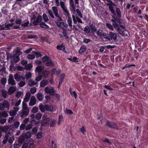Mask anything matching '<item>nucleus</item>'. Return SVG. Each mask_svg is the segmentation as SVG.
Returning <instances> with one entry per match:
<instances>
[{
  "label": "nucleus",
  "mask_w": 148,
  "mask_h": 148,
  "mask_svg": "<svg viewBox=\"0 0 148 148\" xmlns=\"http://www.w3.org/2000/svg\"><path fill=\"white\" fill-rule=\"evenodd\" d=\"M36 99L34 96H32L30 102L29 103V106H33L36 104Z\"/></svg>",
  "instance_id": "1a4fd4ad"
},
{
  "label": "nucleus",
  "mask_w": 148,
  "mask_h": 148,
  "mask_svg": "<svg viewBox=\"0 0 148 148\" xmlns=\"http://www.w3.org/2000/svg\"><path fill=\"white\" fill-rule=\"evenodd\" d=\"M13 58L14 61L15 63H17L20 60V58L19 56L14 55L13 56Z\"/></svg>",
  "instance_id": "393cba45"
},
{
  "label": "nucleus",
  "mask_w": 148,
  "mask_h": 148,
  "mask_svg": "<svg viewBox=\"0 0 148 148\" xmlns=\"http://www.w3.org/2000/svg\"><path fill=\"white\" fill-rule=\"evenodd\" d=\"M52 9L53 12L55 16H57L59 14L58 12V8L57 7L55 6L52 7Z\"/></svg>",
  "instance_id": "dca6fc26"
},
{
  "label": "nucleus",
  "mask_w": 148,
  "mask_h": 148,
  "mask_svg": "<svg viewBox=\"0 0 148 148\" xmlns=\"http://www.w3.org/2000/svg\"><path fill=\"white\" fill-rule=\"evenodd\" d=\"M38 110V108L37 107H34L32 110V112L33 113H36Z\"/></svg>",
  "instance_id": "774afa93"
},
{
  "label": "nucleus",
  "mask_w": 148,
  "mask_h": 148,
  "mask_svg": "<svg viewBox=\"0 0 148 148\" xmlns=\"http://www.w3.org/2000/svg\"><path fill=\"white\" fill-rule=\"evenodd\" d=\"M8 116V113L5 111L3 112H0V119L2 117L5 118Z\"/></svg>",
  "instance_id": "ddd939ff"
},
{
  "label": "nucleus",
  "mask_w": 148,
  "mask_h": 148,
  "mask_svg": "<svg viewBox=\"0 0 148 148\" xmlns=\"http://www.w3.org/2000/svg\"><path fill=\"white\" fill-rule=\"evenodd\" d=\"M42 136V132H39L36 135V138L37 139H40Z\"/></svg>",
  "instance_id": "052dcab7"
},
{
  "label": "nucleus",
  "mask_w": 148,
  "mask_h": 148,
  "mask_svg": "<svg viewBox=\"0 0 148 148\" xmlns=\"http://www.w3.org/2000/svg\"><path fill=\"white\" fill-rule=\"evenodd\" d=\"M9 114L10 116H15L16 115L17 112L16 111L12 110L9 112Z\"/></svg>",
  "instance_id": "603ef678"
},
{
  "label": "nucleus",
  "mask_w": 148,
  "mask_h": 148,
  "mask_svg": "<svg viewBox=\"0 0 148 148\" xmlns=\"http://www.w3.org/2000/svg\"><path fill=\"white\" fill-rule=\"evenodd\" d=\"M65 76V75L64 73H62L61 75L60 78V81L59 82L60 83V84L62 83L64 81Z\"/></svg>",
  "instance_id": "b1692460"
},
{
  "label": "nucleus",
  "mask_w": 148,
  "mask_h": 148,
  "mask_svg": "<svg viewBox=\"0 0 148 148\" xmlns=\"http://www.w3.org/2000/svg\"><path fill=\"white\" fill-rule=\"evenodd\" d=\"M38 131V128L37 127H35L32 130V134L35 135L36 134Z\"/></svg>",
  "instance_id": "79ce46f5"
},
{
  "label": "nucleus",
  "mask_w": 148,
  "mask_h": 148,
  "mask_svg": "<svg viewBox=\"0 0 148 148\" xmlns=\"http://www.w3.org/2000/svg\"><path fill=\"white\" fill-rule=\"evenodd\" d=\"M3 132L5 133H10L9 131L10 130L8 126L7 125L5 126L4 127H2Z\"/></svg>",
  "instance_id": "f3484780"
},
{
  "label": "nucleus",
  "mask_w": 148,
  "mask_h": 148,
  "mask_svg": "<svg viewBox=\"0 0 148 148\" xmlns=\"http://www.w3.org/2000/svg\"><path fill=\"white\" fill-rule=\"evenodd\" d=\"M45 109L47 111L51 112H54L56 110L55 107L48 105H45Z\"/></svg>",
  "instance_id": "0eeeda50"
},
{
  "label": "nucleus",
  "mask_w": 148,
  "mask_h": 148,
  "mask_svg": "<svg viewBox=\"0 0 148 148\" xmlns=\"http://www.w3.org/2000/svg\"><path fill=\"white\" fill-rule=\"evenodd\" d=\"M23 95V92L21 91H19L17 92L15 96L17 98H19Z\"/></svg>",
  "instance_id": "0e129e2a"
},
{
  "label": "nucleus",
  "mask_w": 148,
  "mask_h": 148,
  "mask_svg": "<svg viewBox=\"0 0 148 148\" xmlns=\"http://www.w3.org/2000/svg\"><path fill=\"white\" fill-rule=\"evenodd\" d=\"M35 56L34 55L32 54H29L27 56V58L29 59L30 60H33L35 58Z\"/></svg>",
  "instance_id": "e2e57ef3"
},
{
  "label": "nucleus",
  "mask_w": 148,
  "mask_h": 148,
  "mask_svg": "<svg viewBox=\"0 0 148 148\" xmlns=\"http://www.w3.org/2000/svg\"><path fill=\"white\" fill-rule=\"evenodd\" d=\"M112 26L115 29H117V30L120 28L119 27V25L116 22H113V23L112 24Z\"/></svg>",
  "instance_id": "4c0bfd02"
},
{
  "label": "nucleus",
  "mask_w": 148,
  "mask_h": 148,
  "mask_svg": "<svg viewBox=\"0 0 148 148\" xmlns=\"http://www.w3.org/2000/svg\"><path fill=\"white\" fill-rule=\"evenodd\" d=\"M48 82L47 80H43L40 83V86L41 87H43L45 86L48 84Z\"/></svg>",
  "instance_id": "a211bd4d"
},
{
  "label": "nucleus",
  "mask_w": 148,
  "mask_h": 148,
  "mask_svg": "<svg viewBox=\"0 0 148 148\" xmlns=\"http://www.w3.org/2000/svg\"><path fill=\"white\" fill-rule=\"evenodd\" d=\"M28 109L23 110V115L26 116L28 115L29 111Z\"/></svg>",
  "instance_id": "a18cd8bd"
},
{
  "label": "nucleus",
  "mask_w": 148,
  "mask_h": 148,
  "mask_svg": "<svg viewBox=\"0 0 148 148\" xmlns=\"http://www.w3.org/2000/svg\"><path fill=\"white\" fill-rule=\"evenodd\" d=\"M84 31L87 34H88L90 32V29L88 26L85 27L84 28Z\"/></svg>",
  "instance_id": "3c124183"
},
{
  "label": "nucleus",
  "mask_w": 148,
  "mask_h": 148,
  "mask_svg": "<svg viewBox=\"0 0 148 148\" xmlns=\"http://www.w3.org/2000/svg\"><path fill=\"white\" fill-rule=\"evenodd\" d=\"M33 53L36 56L37 58L39 57H41L42 56V55L40 52H36L35 51H32Z\"/></svg>",
  "instance_id": "2f4dec72"
},
{
  "label": "nucleus",
  "mask_w": 148,
  "mask_h": 148,
  "mask_svg": "<svg viewBox=\"0 0 148 148\" xmlns=\"http://www.w3.org/2000/svg\"><path fill=\"white\" fill-rule=\"evenodd\" d=\"M39 108L40 110L42 112H44L45 111V105L44 106L42 104H40L39 106Z\"/></svg>",
  "instance_id": "f704fd0d"
},
{
  "label": "nucleus",
  "mask_w": 148,
  "mask_h": 148,
  "mask_svg": "<svg viewBox=\"0 0 148 148\" xmlns=\"http://www.w3.org/2000/svg\"><path fill=\"white\" fill-rule=\"evenodd\" d=\"M48 12L50 16L53 19L55 18V16L53 15L52 12L51 10H48Z\"/></svg>",
  "instance_id": "49530a36"
},
{
  "label": "nucleus",
  "mask_w": 148,
  "mask_h": 148,
  "mask_svg": "<svg viewBox=\"0 0 148 148\" xmlns=\"http://www.w3.org/2000/svg\"><path fill=\"white\" fill-rule=\"evenodd\" d=\"M86 49V47L84 45H82L80 47L78 52L79 53H82L84 52Z\"/></svg>",
  "instance_id": "4468645a"
},
{
  "label": "nucleus",
  "mask_w": 148,
  "mask_h": 148,
  "mask_svg": "<svg viewBox=\"0 0 148 148\" xmlns=\"http://www.w3.org/2000/svg\"><path fill=\"white\" fill-rule=\"evenodd\" d=\"M37 84V82H35L34 81H33L32 79H30L28 82V84L29 86H32L36 85Z\"/></svg>",
  "instance_id": "58836bf2"
},
{
  "label": "nucleus",
  "mask_w": 148,
  "mask_h": 148,
  "mask_svg": "<svg viewBox=\"0 0 148 148\" xmlns=\"http://www.w3.org/2000/svg\"><path fill=\"white\" fill-rule=\"evenodd\" d=\"M56 123V121L53 119H52L51 122L50 123V126L51 127H53Z\"/></svg>",
  "instance_id": "de8ad7c7"
},
{
  "label": "nucleus",
  "mask_w": 148,
  "mask_h": 148,
  "mask_svg": "<svg viewBox=\"0 0 148 148\" xmlns=\"http://www.w3.org/2000/svg\"><path fill=\"white\" fill-rule=\"evenodd\" d=\"M44 70V68L40 66L37 67L36 69V71L40 74H42Z\"/></svg>",
  "instance_id": "9d476101"
},
{
  "label": "nucleus",
  "mask_w": 148,
  "mask_h": 148,
  "mask_svg": "<svg viewBox=\"0 0 148 148\" xmlns=\"http://www.w3.org/2000/svg\"><path fill=\"white\" fill-rule=\"evenodd\" d=\"M33 124L34 123H30V124L27 125L25 127V130L28 131L31 129L32 128V126L34 125H33Z\"/></svg>",
  "instance_id": "c756f323"
},
{
  "label": "nucleus",
  "mask_w": 148,
  "mask_h": 148,
  "mask_svg": "<svg viewBox=\"0 0 148 148\" xmlns=\"http://www.w3.org/2000/svg\"><path fill=\"white\" fill-rule=\"evenodd\" d=\"M68 18V19L67 20V23L69 24V26L71 27L72 26V21L71 18L69 16V17H67Z\"/></svg>",
  "instance_id": "c85d7f7f"
},
{
  "label": "nucleus",
  "mask_w": 148,
  "mask_h": 148,
  "mask_svg": "<svg viewBox=\"0 0 148 148\" xmlns=\"http://www.w3.org/2000/svg\"><path fill=\"white\" fill-rule=\"evenodd\" d=\"M106 125L110 128H111L116 130H118L119 129V127L115 123L112 121H107V123L106 124Z\"/></svg>",
  "instance_id": "f03ea898"
},
{
  "label": "nucleus",
  "mask_w": 148,
  "mask_h": 148,
  "mask_svg": "<svg viewBox=\"0 0 148 148\" xmlns=\"http://www.w3.org/2000/svg\"><path fill=\"white\" fill-rule=\"evenodd\" d=\"M89 26L91 29L92 30L91 33H94L97 31V29L95 26L92 23H90L89 25Z\"/></svg>",
  "instance_id": "412c9836"
},
{
  "label": "nucleus",
  "mask_w": 148,
  "mask_h": 148,
  "mask_svg": "<svg viewBox=\"0 0 148 148\" xmlns=\"http://www.w3.org/2000/svg\"><path fill=\"white\" fill-rule=\"evenodd\" d=\"M118 32L120 34L123 36H125L124 31L121 29L120 28L117 30Z\"/></svg>",
  "instance_id": "8fccbe9b"
},
{
  "label": "nucleus",
  "mask_w": 148,
  "mask_h": 148,
  "mask_svg": "<svg viewBox=\"0 0 148 148\" xmlns=\"http://www.w3.org/2000/svg\"><path fill=\"white\" fill-rule=\"evenodd\" d=\"M62 10L66 14H65V15L67 16V17H69V16H71V15L70 14L69 12L68 11V10L67 9H66V8L62 9Z\"/></svg>",
  "instance_id": "e433bc0d"
},
{
  "label": "nucleus",
  "mask_w": 148,
  "mask_h": 148,
  "mask_svg": "<svg viewBox=\"0 0 148 148\" xmlns=\"http://www.w3.org/2000/svg\"><path fill=\"white\" fill-rule=\"evenodd\" d=\"M20 124V123L18 121L15 122L13 125V127L14 129H17L19 127Z\"/></svg>",
  "instance_id": "bb28decb"
},
{
  "label": "nucleus",
  "mask_w": 148,
  "mask_h": 148,
  "mask_svg": "<svg viewBox=\"0 0 148 148\" xmlns=\"http://www.w3.org/2000/svg\"><path fill=\"white\" fill-rule=\"evenodd\" d=\"M21 25L24 27H26L29 26V22L28 21H27L26 22L22 23Z\"/></svg>",
  "instance_id": "a19ab883"
},
{
  "label": "nucleus",
  "mask_w": 148,
  "mask_h": 148,
  "mask_svg": "<svg viewBox=\"0 0 148 148\" xmlns=\"http://www.w3.org/2000/svg\"><path fill=\"white\" fill-rule=\"evenodd\" d=\"M50 71H49L44 70L42 74L44 78H46L48 77V75L50 74Z\"/></svg>",
  "instance_id": "2eb2a0df"
},
{
  "label": "nucleus",
  "mask_w": 148,
  "mask_h": 148,
  "mask_svg": "<svg viewBox=\"0 0 148 148\" xmlns=\"http://www.w3.org/2000/svg\"><path fill=\"white\" fill-rule=\"evenodd\" d=\"M106 25L107 27L111 30L113 31L114 30V28H113L112 25L110 24L107 23Z\"/></svg>",
  "instance_id": "338daca9"
},
{
  "label": "nucleus",
  "mask_w": 148,
  "mask_h": 148,
  "mask_svg": "<svg viewBox=\"0 0 148 148\" xmlns=\"http://www.w3.org/2000/svg\"><path fill=\"white\" fill-rule=\"evenodd\" d=\"M109 8L111 12L113 14L114 16H116L115 11L114 9V7H110Z\"/></svg>",
  "instance_id": "680f3d73"
},
{
  "label": "nucleus",
  "mask_w": 148,
  "mask_h": 148,
  "mask_svg": "<svg viewBox=\"0 0 148 148\" xmlns=\"http://www.w3.org/2000/svg\"><path fill=\"white\" fill-rule=\"evenodd\" d=\"M32 76V74L31 73L29 72L26 74L25 77L26 79H28L31 78Z\"/></svg>",
  "instance_id": "69168bd1"
},
{
  "label": "nucleus",
  "mask_w": 148,
  "mask_h": 148,
  "mask_svg": "<svg viewBox=\"0 0 148 148\" xmlns=\"http://www.w3.org/2000/svg\"><path fill=\"white\" fill-rule=\"evenodd\" d=\"M65 47L63 45V44H62L61 45H58L57 46L56 48L58 50H62L63 49L64 47Z\"/></svg>",
  "instance_id": "09e8293b"
},
{
  "label": "nucleus",
  "mask_w": 148,
  "mask_h": 148,
  "mask_svg": "<svg viewBox=\"0 0 148 148\" xmlns=\"http://www.w3.org/2000/svg\"><path fill=\"white\" fill-rule=\"evenodd\" d=\"M116 11L117 17L119 18H120L121 17V15L120 9L119 8H116Z\"/></svg>",
  "instance_id": "cd10ccee"
},
{
  "label": "nucleus",
  "mask_w": 148,
  "mask_h": 148,
  "mask_svg": "<svg viewBox=\"0 0 148 148\" xmlns=\"http://www.w3.org/2000/svg\"><path fill=\"white\" fill-rule=\"evenodd\" d=\"M10 29V27H9L8 25V24L5 25V27H1L0 29V30H9Z\"/></svg>",
  "instance_id": "c9c22d12"
},
{
  "label": "nucleus",
  "mask_w": 148,
  "mask_h": 148,
  "mask_svg": "<svg viewBox=\"0 0 148 148\" xmlns=\"http://www.w3.org/2000/svg\"><path fill=\"white\" fill-rule=\"evenodd\" d=\"M70 10L71 12L74 14L75 13L76 9V6L75 4H72L70 5Z\"/></svg>",
  "instance_id": "6ab92c4d"
},
{
  "label": "nucleus",
  "mask_w": 148,
  "mask_h": 148,
  "mask_svg": "<svg viewBox=\"0 0 148 148\" xmlns=\"http://www.w3.org/2000/svg\"><path fill=\"white\" fill-rule=\"evenodd\" d=\"M42 17L44 20L45 22H46L49 21V19L47 14L45 13H44L42 15Z\"/></svg>",
  "instance_id": "c03bdc74"
},
{
  "label": "nucleus",
  "mask_w": 148,
  "mask_h": 148,
  "mask_svg": "<svg viewBox=\"0 0 148 148\" xmlns=\"http://www.w3.org/2000/svg\"><path fill=\"white\" fill-rule=\"evenodd\" d=\"M45 65L46 66H53L54 65V63L50 58L45 63Z\"/></svg>",
  "instance_id": "f8f14e48"
},
{
  "label": "nucleus",
  "mask_w": 148,
  "mask_h": 148,
  "mask_svg": "<svg viewBox=\"0 0 148 148\" xmlns=\"http://www.w3.org/2000/svg\"><path fill=\"white\" fill-rule=\"evenodd\" d=\"M1 81L2 84L5 85L7 82L6 79V78L3 77L1 79Z\"/></svg>",
  "instance_id": "bf43d9fd"
},
{
  "label": "nucleus",
  "mask_w": 148,
  "mask_h": 148,
  "mask_svg": "<svg viewBox=\"0 0 148 148\" xmlns=\"http://www.w3.org/2000/svg\"><path fill=\"white\" fill-rule=\"evenodd\" d=\"M109 40H111L112 39L114 40H116L117 38V36L116 34L112 32H110L109 34Z\"/></svg>",
  "instance_id": "423d86ee"
},
{
  "label": "nucleus",
  "mask_w": 148,
  "mask_h": 148,
  "mask_svg": "<svg viewBox=\"0 0 148 148\" xmlns=\"http://www.w3.org/2000/svg\"><path fill=\"white\" fill-rule=\"evenodd\" d=\"M45 91L47 94H49L51 96H54L56 94L55 93L54 89L53 88H50L48 87L45 88Z\"/></svg>",
  "instance_id": "7ed1b4c3"
},
{
  "label": "nucleus",
  "mask_w": 148,
  "mask_h": 148,
  "mask_svg": "<svg viewBox=\"0 0 148 148\" xmlns=\"http://www.w3.org/2000/svg\"><path fill=\"white\" fill-rule=\"evenodd\" d=\"M50 58V57L47 55H45L42 58V61L43 62H47Z\"/></svg>",
  "instance_id": "7c9ffc66"
},
{
  "label": "nucleus",
  "mask_w": 148,
  "mask_h": 148,
  "mask_svg": "<svg viewBox=\"0 0 148 148\" xmlns=\"http://www.w3.org/2000/svg\"><path fill=\"white\" fill-rule=\"evenodd\" d=\"M72 17L73 18V23L76 24L77 23V22L78 23H82V21L81 19L80 18L76 16L75 17L74 15H72Z\"/></svg>",
  "instance_id": "39448f33"
},
{
  "label": "nucleus",
  "mask_w": 148,
  "mask_h": 148,
  "mask_svg": "<svg viewBox=\"0 0 148 148\" xmlns=\"http://www.w3.org/2000/svg\"><path fill=\"white\" fill-rule=\"evenodd\" d=\"M41 117L42 114L41 113H37L35 116V119L38 120H39L41 119Z\"/></svg>",
  "instance_id": "864d4df0"
},
{
  "label": "nucleus",
  "mask_w": 148,
  "mask_h": 148,
  "mask_svg": "<svg viewBox=\"0 0 148 148\" xmlns=\"http://www.w3.org/2000/svg\"><path fill=\"white\" fill-rule=\"evenodd\" d=\"M50 121V119L48 118L42 120L40 122L41 126L42 127L45 126Z\"/></svg>",
  "instance_id": "6e6552de"
},
{
  "label": "nucleus",
  "mask_w": 148,
  "mask_h": 148,
  "mask_svg": "<svg viewBox=\"0 0 148 148\" xmlns=\"http://www.w3.org/2000/svg\"><path fill=\"white\" fill-rule=\"evenodd\" d=\"M76 12L77 14L81 18H82L83 16L82 15V14L81 11L79 10L78 9H77L76 11Z\"/></svg>",
  "instance_id": "13d9d810"
},
{
  "label": "nucleus",
  "mask_w": 148,
  "mask_h": 148,
  "mask_svg": "<svg viewBox=\"0 0 148 148\" xmlns=\"http://www.w3.org/2000/svg\"><path fill=\"white\" fill-rule=\"evenodd\" d=\"M32 133L30 132H27L25 134L23 133L22 134V136L24 138H28L31 137Z\"/></svg>",
  "instance_id": "9b49d317"
},
{
  "label": "nucleus",
  "mask_w": 148,
  "mask_h": 148,
  "mask_svg": "<svg viewBox=\"0 0 148 148\" xmlns=\"http://www.w3.org/2000/svg\"><path fill=\"white\" fill-rule=\"evenodd\" d=\"M43 75L42 74H38V76L36 77L35 79V80L37 82H39L42 79Z\"/></svg>",
  "instance_id": "ea45409f"
},
{
  "label": "nucleus",
  "mask_w": 148,
  "mask_h": 148,
  "mask_svg": "<svg viewBox=\"0 0 148 148\" xmlns=\"http://www.w3.org/2000/svg\"><path fill=\"white\" fill-rule=\"evenodd\" d=\"M16 90L15 88L13 87H10L8 90V93L10 95H11Z\"/></svg>",
  "instance_id": "4be33fe9"
},
{
  "label": "nucleus",
  "mask_w": 148,
  "mask_h": 148,
  "mask_svg": "<svg viewBox=\"0 0 148 148\" xmlns=\"http://www.w3.org/2000/svg\"><path fill=\"white\" fill-rule=\"evenodd\" d=\"M40 26L42 28H49V26L47 25L44 22H41L40 24Z\"/></svg>",
  "instance_id": "a878e982"
},
{
  "label": "nucleus",
  "mask_w": 148,
  "mask_h": 148,
  "mask_svg": "<svg viewBox=\"0 0 148 148\" xmlns=\"http://www.w3.org/2000/svg\"><path fill=\"white\" fill-rule=\"evenodd\" d=\"M10 106V104L8 101L6 100H4L2 103H0V110L3 111L5 108L9 109Z\"/></svg>",
  "instance_id": "f257e3e1"
},
{
  "label": "nucleus",
  "mask_w": 148,
  "mask_h": 148,
  "mask_svg": "<svg viewBox=\"0 0 148 148\" xmlns=\"http://www.w3.org/2000/svg\"><path fill=\"white\" fill-rule=\"evenodd\" d=\"M21 76L19 74L16 73L14 75V78L18 82L21 80Z\"/></svg>",
  "instance_id": "aec40b11"
},
{
  "label": "nucleus",
  "mask_w": 148,
  "mask_h": 148,
  "mask_svg": "<svg viewBox=\"0 0 148 148\" xmlns=\"http://www.w3.org/2000/svg\"><path fill=\"white\" fill-rule=\"evenodd\" d=\"M109 3L107 4V5L109 7V8L110 7H112V5L115 6L116 5L113 3L112 1L111 0Z\"/></svg>",
  "instance_id": "5fc2aeb1"
},
{
  "label": "nucleus",
  "mask_w": 148,
  "mask_h": 148,
  "mask_svg": "<svg viewBox=\"0 0 148 148\" xmlns=\"http://www.w3.org/2000/svg\"><path fill=\"white\" fill-rule=\"evenodd\" d=\"M8 83L9 84L12 86L16 84L15 81L14 80V77L12 74L10 75L9 76Z\"/></svg>",
  "instance_id": "20e7f679"
},
{
  "label": "nucleus",
  "mask_w": 148,
  "mask_h": 148,
  "mask_svg": "<svg viewBox=\"0 0 148 148\" xmlns=\"http://www.w3.org/2000/svg\"><path fill=\"white\" fill-rule=\"evenodd\" d=\"M25 67L26 70H29L32 67V65L31 64H29L25 66Z\"/></svg>",
  "instance_id": "6e6d98bb"
},
{
  "label": "nucleus",
  "mask_w": 148,
  "mask_h": 148,
  "mask_svg": "<svg viewBox=\"0 0 148 148\" xmlns=\"http://www.w3.org/2000/svg\"><path fill=\"white\" fill-rule=\"evenodd\" d=\"M1 92L3 96L5 98L7 97V92L6 91L3 90H2Z\"/></svg>",
  "instance_id": "4d7b16f0"
},
{
  "label": "nucleus",
  "mask_w": 148,
  "mask_h": 148,
  "mask_svg": "<svg viewBox=\"0 0 148 148\" xmlns=\"http://www.w3.org/2000/svg\"><path fill=\"white\" fill-rule=\"evenodd\" d=\"M103 31L101 29H99L96 32L97 34L100 37L103 36Z\"/></svg>",
  "instance_id": "473e14b6"
},
{
  "label": "nucleus",
  "mask_w": 148,
  "mask_h": 148,
  "mask_svg": "<svg viewBox=\"0 0 148 148\" xmlns=\"http://www.w3.org/2000/svg\"><path fill=\"white\" fill-rule=\"evenodd\" d=\"M31 117V120L30 121V123H34L35 122V115L34 114H32L30 115Z\"/></svg>",
  "instance_id": "72a5a7b5"
},
{
  "label": "nucleus",
  "mask_w": 148,
  "mask_h": 148,
  "mask_svg": "<svg viewBox=\"0 0 148 148\" xmlns=\"http://www.w3.org/2000/svg\"><path fill=\"white\" fill-rule=\"evenodd\" d=\"M22 20L21 19L18 18L16 19L14 23L17 24L21 25L22 23Z\"/></svg>",
  "instance_id": "37998d69"
},
{
  "label": "nucleus",
  "mask_w": 148,
  "mask_h": 148,
  "mask_svg": "<svg viewBox=\"0 0 148 148\" xmlns=\"http://www.w3.org/2000/svg\"><path fill=\"white\" fill-rule=\"evenodd\" d=\"M44 97V95L41 93H38V94L37 98L39 101H41L43 100Z\"/></svg>",
  "instance_id": "5701e85b"
}]
</instances>
